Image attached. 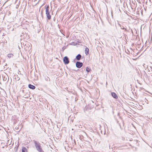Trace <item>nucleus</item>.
<instances>
[{
	"instance_id": "4",
	"label": "nucleus",
	"mask_w": 152,
	"mask_h": 152,
	"mask_svg": "<svg viewBox=\"0 0 152 152\" xmlns=\"http://www.w3.org/2000/svg\"><path fill=\"white\" fill-rule=\"evenodd\" d=\"M50 12L49 11V10H46V14L47 18L48 20L51 19V16L50 14Z\"/></svg>"
},
{
	"instance_id": "3",
	"label": "nucleus",
	"mask_w": 152,
	"mask_h": 152,
	"mask_svg": "<svg viewBox=\"0 0 152 152\" xmlns=\"http://www.w3.org/2000/svg\"><path fill=\"white\" fill-rule=\"evenodd\" d=\"M82 63L80 61H77L76 63V66L78 68H81L83 66Z\"/></svg>"
},
{
	"instance_id": "2",
	"label": "nucleus",
	"mask_w": 152,
	"mask_h": 152,
	"mask_svg": "<svg viewBox=\"0 0 152 152\" xmlns=\"http://www.w3.org/2000/svg\"><path fill=\"white\" fill-rule=\"evenodd\" d=\"M63 61L65 64H68L69 63V61L68 57L67 56H65L63 58Z\"/></svg>"
},
{
	"instance_id": "14",
	"label": "nucleus",
	"mask_w": 152,
	"mask_h": 152,
	"mask_svg": "<svg viewBox=\"0 0 152 152\" xmlns=\"http://www.w3.org/2000/svg\"><path fill=\"white\" fill-rule=\"evenodd\" d=\"M121 28L122 29H125V30H126V29L123 26H122V27L121 26Z\"/></svg>"
},
{
	"instance_id": "11",
	"label": "nucleus",
	"mask_w": 152,
	"mask_h": 152,
	"mask_svg": "<svg viewBox=\"0 0 152 152\" xmlns=\"http://www.w3.org/2000/svg\"><path fill=\"white\" fill-rule=\"evenodd\" d=\"M91 69L88 68V67H87L86 68V71L88 72H89L91 71Z\"/></svg>"
},
{
	"instance_id": "9",
	"label": "nucleus",
	"mask_w": 152,
	"mask_h": 152,
	"mask_svg": "<svg viewBox=\"0 0 152 152\" xmlns=\"http://www.w3.org/2000/svg\"><path fill=\"white\" fill-rule=\"evenodd\" d=\"M13 55L12 53L9 54L7 55L8 57L9 58H11L12 57H13Z\"/></svg>"
},
{
	"instance_id": "7",
	"label": "nucleus",
	"mask_w": 152,
	"mask_h": 152,
	"mask_svg": "<svg viewBox=\"0 0 152 152\" xmlns=\"http://www.w3.org/2000/svg\"><path fill=\"white\" fill-rule=\"evenodd\" d=\"M81 56L80 54H78L77 55L76 57V58L77 60H79L81 59Z\"/></svg>"
},
{
	"instance_id": "1",
	"label": "nucleus",
	"mask_w": 152,
	"mask_h": 152,
	"mask_svg": "<svg viewBox=\"0 0 152 152\" xmlns=\"http://www.w3.org/2000/svg\"><path fill=\"white\" fill-rule=\"evenodd\" d=\"M37 150L39 152H44L40 143L35 140H33Z\"/></svg>"
},
{
	"instance_id": "8",
	"label": "nucleus",
	"mask_w": 152,
	"mask_h": 152,
	"mask_svg": "<svg viewBox=\"0 0 152 152\" xmlns=\"http://www.w3.org/2000/svg\"><path fill=\"white\" fill-rule=\"evenodd\" d=\"M85 53L86 55L88 54L89 53V50L87 48L85 49Z\"/></svg>"
},
{
	"instance_id": "10",
	"label": "nucleus",
	"mask_w": 152,
	"mask_h": 152,
	"mask_svg": "<svg viewBox=\"0 0 152 152\" xmlns=\"http://www.w3.org/2000/svg\"><path fill=\"white\" fill-rule=\"evenodd\" d=\"M26 148L24 147H23L22 148V152H26Z\"/></svg>"
},
{
	"instance_id": "12",
	"label": "nucleus",
	"mask_w": 152,
	"mask_h": 152,
	"mask_svg": "<svg viewBox=\"0 0 152 152\" xmlns=\"http://www.w3.org/2000/svg\"><path fill=\"white\" fill-rule=\"evenodd\" d=\"M49 8V6L48 5H46L45 6V10H48Z\"/></svg>"
},
{
	"instance_id": "6",
	"label": "nucleus",
	"mask_w": 152,
	"mask_h": 152,
	"mask_svg": "<svg viewBox=\"0 0 152 152\" xmlns=\"http://www.w3.org/2000/svg\"><path fill=\"white\" fill-rule=\"evenodd\" d=\"M28 87L29 88L33 90L34 89L36 88V87L35 86H34L31 84H29L28 85Z\"/></svg>"
},
{
	"instance_id": "16",
	"label": "nucleus",
	"mask_w": 152,
	"mask_h": 152,
	"mask_svg": "<svg viewBox=\"0 0 152 152\" xmlns=\"http://www.w3.org/2000/svg\"><path fill=\"white\" fill-rule=\"evenodd\" d=\"M124 12H125V11H124ZM126 12H127L126 11V14H127V15H129V14H127V13Z\"/></svg>"
},
{
	"instance_id": "15",
	"label": "nucleus",
	"mask_w": 152,
	"mask_h": 152,
	"mask_svg": "<svg viewBox=\"0 0 152 152\" xmlns=\"http://www.w3.org/2000/svg\"><path fill=\"white\" fill-rule=\"evenodd\" d=\"M150 74L152 76V72H150Z\"/></svg>"
},
{
	"instance_id": "5",
	"label": "nucleus",
	"mask_w": 152,
	"mask_h": 152,
	"mask_svg": "<svg viewBox=\"0 0 152 152\" xmlns=\"http://www.w3.org/2000/svg\"><path fill=\"white\" fill-rule=\"evenodd\" d=\"M111 95L115 99H117L118 98V96L115 93H111Z\"/></svg>"
},
{
	"instance_id": "13",
	"label": "nucleus",
	"mask_w": 152,
	"mask_h": 152,
	"mask_svg": "<svg viewBox=\"0 0 152 152\" xmlns=\"http://www.w3.org/2000/svg\"><path fill=\"white\" fill-rule=\"evenodd\" d=\"M148 71L151 72H152V68L150 67V68L148 69Z\"/></svg>"
},
{
	"instance_id": "17",
	"label": "nucleus",
	"mask_w": 152,
	"mask_h": 152,
	"mask_svg": "<svg viewBox=\"0 0 152 152\" xmlns=\"http://www.w3.org/2000/svg\"><path fill=\"white\" fill-rule=\"evenodd\" d=\"M6 79H5H5H4V80H6Z\"/></svg>"
}]
</instances>
